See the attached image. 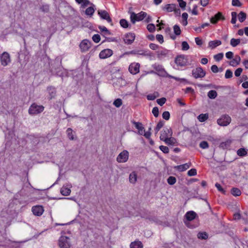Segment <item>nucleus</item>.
Segmentation results:
<instances>
[{
    "mask_svg": "<svg viewBox=\"0 0 248 248\" xmlns=\"http://www.w3.org/2000/svg\"><path fill=\"white\" fill-rule=\"evenodd\" d=\"M147 16L146 13L141 11L136 14L134 12H131L130 14V20L133 24H135L136 21H140L143 20Z\"/></svg>",
    "mask_w": 248,
    "mask_h": 248,
    "instance_id": "nucleus-1",
    "label": "nucleus"
},
{
    "mask_svg": "<svg viewBox=\"0 0 248 248\" xmlns=\"http://www.w3.org/2000/svg\"><path fill=\"white\" fill-rule=\"evenodd\" d=\"M44 109L42 105H38L36 103H33L29 109V113L31 115H36L42 112Z\"/></svg>",
    "mask_w": 248,
    "mask_h": 248,
    "instance_id": "nucleus-2",
    "label": "nucleus"
},
{
    "mask_svg": "<svg viewBox=\"0 0 248 248\" xmlns=\"http://www.w3.org/2000/svg\"><path fill=\"white\" fill-rule=\"evenodd\" d=\"M58 244L60 248H70L71 247L70 238L67 236H61L59 238Z\"/></svg>",
    "mask_w": 248,
    "mask_h": 248,
    "instance_id": "nucleus-3",
    "label": "nucleus"
},
{
    "mask_svg": "<svg viewBox=\"0 0 248 248\" xmlns=\"http://www.w3.org/2000/svg\"><path fill=\"white\" fill-rule=\"evenodd\" d=\"M1 64L3 66L8 65L11 62L10 54L7 52H3L0 56Z\"/></svg>",
    "mask_w": 248,
    "mask_h": 248,
    "instance_id": "nucleus-4",
    "label": "nucleus"
},
{
    "mask_svg": "<svg viewBox=\"0 0 248 248\" xmlns=\"http://www.w3.org/2000/svg\"><path fill=\"white\" fill-rule=\"evenodd\" d=\"M231 122V118L228 115H223L217 121V124L223 126H225L230 124Z\"/></svg>",
    "mask_w": 248,
    "mask_h": 248,
    "instance_id": "nucleus-5",
    "label": "nucleus"
},
{
    "mask_svg": "<svg viewBox=\"0 0 248 248\" xmlns=\"http://www.w3.org/2000/svg\"><path fill=\"white\" fill-rule=\"evenodd\" d=\"M175 63L180 66H184L188 64V62L186 56L180 55L175 59Z\"/></svg>",
    "mask_w": 248,
    "mask_h": 248,
    "instance_id": "nucleus-6",
    "label": "nucleus"
},
{
    "mask_svg": "<svg viewBox=\"0 0 248 248\" xmlns=\"http://www.w3.org/2000/svg\"><path fill=\"white\" fill-rule=\"evenodd\" d=\"M129 157V153L126 150H124L117 157V161L119 163H124L126 162Z\"/></svg>",
    "mask_w": 248,
    "mask_h": 248,
    "instance_id": "nucleus-7",
    "label": "nucleus"
},
{
    "mask_svg": "<svg viewBox=\"0 0 248 248\" xmlns=\"http://www.w3.org/2000/svg\"><path fill=\"white\" fill-rule=\"evenodd\" d=\"M192 74L195 78H198L204 77L205 76L206 72L202 67H199L194 69L192 71Z\"/></svg>",
    "mask_w": 248,
    "mask_h": 248,
    "instance_id": "nucleus-8",
    "label": "nucleus"
},
{
    "mask_svg": "<svg viewBox=\"0 0 248 248\" xmlns=\"http://www.w3.org/2000/svg\"><path fill=\"white\" fill-rule=\"evenodd\" d=\"M172 135L171 129L166 128L161 131L160 139L161 140L165 141L169 137H171Z\"/></svg>",
    "mask_w": 248,
    "mask_h": 248,
    "instance_id": "nucleus-9",
    "label": "nucleus"
},
{
    "mask_svg": "<svg viewBox=\"0 0 248 248\" xmlns=\"http://www.w3.org/2000/svg\"><path fill=\"white\" fill-rule=\"evenodd\" d=\"M98 14L101 18L106 20L111 25H113L111 18L108 12L105 10H98Z\"/></svg>",
    "mask_w": 248,
    "mask_h": 248,
    "instance_id": "nucleus-10",
    "label": "nucleus"
},
{
    "mask_svg": "<svg viewBox=\"0 0 248 248\" xmlns=\"http://www.w3.org/2000/svg\"><path fill=\"white\" fill-rule=\"evenodd\" d=\"M135 39V34L134 33L129 32L125 34L124 41L126 44L131 45Z\"/></svg>",
    "mask_w": 248,
    "mask_h": 248,
    "instance_id": "nucleus-11",
    "label": "nucleus"
},
{
    "mask_svg": "<svg viewBox=\"0 0 248 248\" xmlns=\"http://www.w3.org/2000/svg\"><path fill=\"white\" fill-rule=\"evenodd\" d=\"M72 185L70 184L64 185L61 189V193L63 196L69 195L71 192L70 189Z\"/></svg>",
    "mask_w": 248,
    "mask_h": 248,
    "instance_id": "nucleus-12",
    "label": "nucleus"
},
{
    "mask_svg": "<svg viewBox=\"0 0 248 248\" xmlns=\"http://www.w3.org/2000/svg\"><path fill=\"white\" fill-rule=\"evenodd\" d=\"M113 54V51L110 49H105L102 50L99 53L100 59H106L110 57Z\"/></svg>",
    "mask_w": 248,
    "mask_h": 248,
    "instance_id": "nucleus-13",
    "label": "nucleus"
},
{
    "mask_svg": "<svg viewBox=\"0 0 248 248\" xmlns=\"http://www.w3.org/2000/svg\"><path fill=\"white\" fill-rule=\"evenodd\" d=\"M140 64L139 63H132L129 66V71L132 74H136L140 71Z\"/></svg>",
    "mask_w": 248,
    "mask_h": 248,
    "instance_id": "nucleus-14",
    "label": "nucleus"
},
{
    "mask_svg": "<svg viewBox=\"0 0 248 248\" xmlns=\"http://www.w3.org/2000/svg\"><path fill=\"white\" fill-rule=\"evenodd\" d=\"M79 46L82 52L87 51L91 47V42L87 40H84L80 44Z\"/></svg>",
    "mask_w": 248,
    "mask_h": 248,
    "instance_id": "nucleus-15",
    "label": "nucleus"
},
{
    "mask_svg": "<svg viewBox=\"0 0 248 248\" xmlns=\"http://www.w3.org/2000/svg\"><path fill=\"white\" fill-rule=\"evenodd\" d=\"M219 20H225V17L220 12H218L210 18V22L214 24H216Z\"/></svg>",
    "mask_w": 248,
    "mask_h": 248,
    "instance_id": "nucleus-16",
    "label": "nucleus"
},
{
    "mask_svg": "<svg viewBox=\"0 0 248 248\" xmlns=\"http://www.w3.org/2000/svg\"><path fill=\"white\" fill-rule=\"evenodd\" d=\"M219 20H225V17L220 12H218L210 18V22L214 24H216Z\"/></svg>",
    "mask_w": 248,
    "mask_h": 248,
    "instance_id": "nucleus-17",
    "label": "nucleus"
},
{
    "mask_svg": "<svg viewBox=\"0 0 248 248\" xmlns=\"http://www.w3.org/2000/svg\"><path fill=\"white\" fill-rule=\"evenodd\" d=\"M32 212L34 215L40 216L44 212V209L42 206H34L32 207Z\"/></svg>",
    "mask_w": 248,
    "mask_h": 248,
    "instance_id": "nucleus-18",
    "label": "nucleus"
},
{
    "mask_svg": "<svg viewBox=\"0 0 248 248\" xmlns=\"http://www.w3.org/2000/svg\"><path fill=\"white\" fill-rule=\"evenodd\" d=\"M47 91L49 94L48 99L49 100L54 98L56 95V88L52 86H49L47 88Z\"/></svg>",
    "mask_w": 248,
    "mask_h": 248,
    "instance_id": "nucleus-19",
    "label": "nucleus"
},
{
    "mask_svg": "<svg viewBox=\"0 0 248 248\" xmlns=\"http://www.w3.org/2000/svg\"><path fill=\"white\" fill-rule=\"evenodd\" d=\"M155 69L158 72V75L162 77H168V74L166 72L164 68L161 65H155L154 67Z\"/></svg>",
    "mask_w": 248,
    "mask_h": 248,
    "instance_id": "nucleus-20",
    "label": "nucleus"
},
{
    "mask_svg": "<svg viewBox=\"0 0 248 248\" xmlns=\"http://www.w3.org/2000/svg\"><path fill=\"white\" fill-rule=\"evenodd\" d=\"M132 123L135 125L136 128L139 130V134L141 135H143V132H144V128L142 124L140 122H136L134 121H132Z\"/></svg>",
    "mask_w": 248,
    "mask_h": 248,
    "instance_id": "nucleus-21",
    "label": "nucleus"
},
{
    "mask_svg": "<svg viewBox=\"0 0 248 248\" xmlns=\"http://www.w3.org/2000/svg\"><path fill=\"white\" fill-rule=\"evenodd\" d=\"M196 216L197 214L195 212L193 211H190L187 212L186 214L185 217L187 221H190L195 219Z\"/></svg>",
    "mask_w": 248,
    "mask_h": 248,
    "instance_id": "nucleus-22",
    "label": "nucleus"
},
{
    "mask_svg": "<svg viewBox=\"0 0 248 248\" xmlns=\"http://www.w3.org/2000/svg\"><path fill=\"white\" fill-rule=\"evenodd\" d=\"M176 6L175 4H168L162 7V10L167 12H171L175 10Z\"/></svg>",
    "mask_w": 248,
    "mask_h": 248,
    "instance_id": "nucleus-23",
    "label": "nucleus"
},
{
    "mask_svg": "<svg viewBox=\"0 0 248 248\" xmlns=\"http://www.w3.org/2000/svg\"><path fill=\"white\" fill-rule=\"evenodd\" d=\"M221 44V42L219 40H214L210 41L208 43V46L211 49H214L217 46Z\"/></svg>",
    "mask_w": 248,
    "mask_h": 248,
    "instance_id": "nucleus-24",
    "label": "nucleus"
},
{
    "mask_svg": "<svg viewBox=\"0 0 248 248\" xmlns=\"http://www.w3.org/2000/svg\"><path fill=\"white\" fill-rule=\"evenodd\" d=\"M169 51L167 49H163L157 51V56L159 59H162L167 56Z\"/></svg>",
    "mask_w": 248,
    "mask_h": 248,
    "instance_id": "nucleus-25",
    "label": "nucleus"
},
{
    "mask_svg": "<svg viewBox=\"0 0 248 248\" xmlns=\"http://www.w3.org/2000/svg\"><path fill=\"white\" fill-rule=\"evenodd\" d=\"M129 182L132 184H135L137 180V174L135 171L131 172L129 177Z\"/></svg>",
    "mask_w": 248,
    "mask_h": 248,
    "instance_id": "nucleus-26",
    "label": "nucleus"
},
{
    "mask_svg": "<svg viewBox=\"0 0 248 248\" xmlns=\"http://www.w3.org/2000/svg\"><path fill=\"white\" fill-rule=\"evenodd\" d=\"M240 60V57L239 56H236L234 59L230 61V65L232 66H236L239 64Z\"/></svg>",
    "mask_w": 248,
    "mask_h": 248,
    "instance_id": "nucleus-27",
    "label": "nucleus"
},
{
    "mask_svg": "<svg viewBox=\"0 0 248 248\" xmlns=\"http://www.w3.org/2000/svg\"><path fill=\"white\" fill-rule=\"evenodd\" d=\"M164 141L168 145H173L176 143V140L172 137H169Z\"/></svg>",
    "mask_w": 248,
    "mask_h": 248,
    "instance_id": "nucleus-28",
    "label": "nucleus"
},
{
    "mask_svg": "<svg viewBox=\"0 0 248 248\" xmlns=\"http://www.w3.org/2000/svg\"><path fill=\"white\" fill-rule=\"evenodd\" d=\"M190 165H188L187 163H186L183 165L177 166L175 167V168L181 171H183L188 169Z\"/></svg>",
    "mask_w": 248,
    "mask_h": 248,
    "instance_id": "nucleus-29",
    "label": "nucleus"
},
{
    "mask_svg": "<svg viewBox=\"0 0 248 248\" xmlns=\"http://www.w3.org/2000/svg\"><path fill=\"white\" fill-rule=\"evenodd\" d=\"M66 133H67L68 138H69V139L70 140H74L76 139V138H75L74 137L73 130L71 128H67V129L66 130Z\"/></svg>",
    "mask_w": 248,
    "mask_h": 248,
    "instance_id": "nucleus-30",
    "label": "nucleus"
},
{
    "mask_svg": "<svg viewBox=\"0 0 248 248\" xmlns=\"http://www.w3.org/2000/svg\"><path fill=\"white\" fill-rule=\"evenodd\" d=\"M142 244L140 241H135L130 244V248H142Z\"/></svg>",
    "mask_w": 248,
    "mask_h": 248,
    "instance_id": "nucleus-31",
    "label": "nucleus"
},
{
    "mask_svg": "<svg viewBox=\"0 0 248 248\" xmlns=\"http://www.w3.org/2000/svg\"><path fill=\"white\" fill-rule=\"evenodd\" d=\"M231 193L234 196H239L241 194V192L239 188L233 187L231 189Z\"/></svg>",
    "mask_w": 248,
    "mask_h": 248,
    "instance_id": "nucleus-32",
    "label": "nucleus"
},
{
    "mask_svg": "<svg viewBox=\"0 0 248 248\" xmlns=\"http://www.w3.org/2000/svg\"><path fill=\"white\" fill-rule=\"evenodd\" d=\"M247 17V15L245 13L241 11L238 15V19L240 22H244Z\"/></svg>",
    "mask_w": 248,
    "mask_h": 248,
    "instance_id": "nucleus-33",
    "label": "nucleus"
},
{
    "mask_svg": "<svg viewBox=\"0 0 248 248\" xmlns=\"http://www.w3.org/2000/svg\"><path fill=\"white\" fill-rule=\"evenodd\" d=\"M237 154L239 156H244L247 155V152L245 148H241L237 150Z\"/></svg>",
    "mask_w": 248,
    "mask_h": 248,
    "instance_id": "nucleus-34",
    "label": "nucleus"
},
{
    "mask_svg": "<svg viewBox=\"0 0 248 248\" xmlns=\"http://www.w3.org/2000/svg\"><path fill=\"white\" fill-rule=\"evenodd\" d=\"M94 7L93 5L87 8L85 11V14L87 15L92 16L94 12Z\"/></svg>",
    "mask_w": 248,
    "mask_h": 248,
    "instance_id": "nucleus-35",
    "label": "nucleus"
},
{
    "mask_svg": "<svg viewBox=\"0 0 248 248\" xmlns=\"http://www.w3.org/2000/svg\"><path fill=\"white\" fill-rule=\"evenodd\" d=\"M208 118V115L207 114H201L198 117V119L201 122L205 121Z\"/></svg>",
    "mask_w": 248,
    "mask_h": 248,
    "instance_id": "nucleus-36",
    "label": "nucleus"
},
{
    "mask_svg": "<svg viewBox=\"0 0 248 248\" xmlns=\"http://www.w3.org/2000/svg\"><path fill=\"white\" fill-rule=\"evenodd\" d=\"M207 96L210 99H215L217 96V93L215 90H211L208 93Z\"/></svg>",
    "mask_w": 248,
    "mask_h": 248,
    "instance_id": "nucleus-37",
    "label": "nucleus"
},
{
    "mask_svg": "<svg viewBox=\"0 0 248 248\" xmlns=\"http://www.w3.org/2000/svg\"><path fill=\"white\" fill-rule=\"evenodd\" d=\"M240 43V39L232 38L231 40L230 44L233 46L235 47Z\"/></svg>",
    "mask_w": 248,
    "mask_h": 248,
    "instance_id": "nucleus-38",
    "label": "nucleus"
},
{
    "mask_svg": "<svg viewBox=\"0 0 248 248\" xmlns=\"http://www.w3.org/2000/svg\"><path fill=\"white\" fill-rule=\"evenodd\" d=\"M120 24L121 26L124 28H127L129 25L128 21L124 19H121L120 21Z\"/></svg>",
    "mask_w": 248,
    "mask_h": 248,
    "instance_id": "nucleus-39",
    "label": "nucleus"
},
{
    "mask_svg": "<svg viewBox=\"0 0 248 248\" xmlns=\"http://www.w3.org/2000/svg\"><path fill=\"white\" fill-rule=\"evenodd\" d=\"M198 238L205 240L208 238V235L205 232H199L197 234Z\"/></svg>",
    "mask_w": 248,
    "mask_h": 248,
    "instance_id": "nucleus-40",
    "label": "nucleus"
},
{
    "mask_svg": "<svg viewBox=\"0 0 248 248\" xmlns=\"http://www.w3.org/2000/svg\"><path fill=\"white\" fill-rule=\"evenodd\" d=\"M174 32L176 35H179L181 33V31L179 26L177 25H175L173 26Z\"/></svg>",
    "mask_w": 248,
    "mask_h": 248,
    "instance_id": "nucleus-41",
    "label": "nucleus"
},
{
    "mask_svg": "<svg viewBox=\"0 0 248 248\" xmlns=\"http://www.w3.org/2000/svg\"><path fill=\"white\" fill-rule=\"evenodd\" d=\"M113 104L117 108H119L122 105V100L120 98L116 99Z\"/></svg>",
    "mask_w": 248,
    "mask_h": 248,
    "instance_id": "nucleus-42",
    "label": "nucleus"
},
{
    "mask_svg": "<svg viewBox=\"0 0 248 248\" xmlns=\"http://www.w3.org/2000/svg\"><path fill=\"white\" fill-rule=\"evenodd\" d=\"M176 179L175 177L173 176H170L167 179V182L168 184H169L170 185L174 184L176 183Z\"/></svg>",
    "mask_w": 248,
    "mask_h": 248,
    "instance_id": "nucleus-43",
    "label": "nucleus"
},
{
    "mask_svg": "<svg viewBox=\"0 0 248 248\" xmlns=\"http://www.w3.org/2000/svg\"><path fill=\"white\" fill-rule=\"evenodd\" d=\"M223 57V54L222 53H219L217 55H214V59L217 62L220 61L222 59Z\"/></svg>",
    "mask_w": 248,
    "mask_h": 248,
    "instance_id": "nucleus-44",
    "label": "nucleus"
},
{
    "mask_svg": "<svg viewBox=\"0 0 248 248\" xmlns=\"http://www.w3.org/2000/svg\"><path fill=\"white\" fill-rule=\"evenodd\" d=\"M189 48L188 43L186 41H183L182 43V49L183 50H187Z\"/></svg>",
    "mask_w": 248,
    "mask_h": 248,
    "instance_id": "nucleus-45",
    "label": "nucleus"
},
{
    "mask_svg": "<svg viewBox=\"0 0 248 248\" xmlns=\"http://www.w3.org/2000/svg\"><path fill=\"white\" fill-rule=\"evenodd\" d=\"M200 147L202 149H207L209 147L208 143L206 141H202L200 144Z\"/></svg>",
    "mask_w": 248,
    "mask_h": 248,
    "instance_id": "nucleus-46",
    "label": "nucleus"
},
{
    "mask_svg": "<svg viewBox=\"0 0 248 248\" xmlns=\"http://www.w3.org/2000/svg\"><path fill=\"white\" fill-rule=\"evenodd\" d=\"M147 29L150 32H153L155 31V26L153 24H149L147 25Z\"/></svg>",
    "mask_w": 248,
    "mask_h": 248,
    "instance_id": "nucleus-47",
    "label": "nucleus"
},
{
    "mask_svg": "<svg viewBox=\"0 0 248 248\" xmlns=\"http://www.w3.org/2000/svg\"><path fill=\"white\" fill-rule=\"evenodd\" d=\"M232 15V20H231V23L232 24H235L236 21V16H237V13L235 12H232L231 14Z\"/></svg>",
    "mask_w": 248,
    "mask_h": 248,
    "instance_id": "nucleus-48",
    "label": "nucleus"
},
{
    "mask_svg": "<svg viewBox=\"0 0 248 248\" xmlns=\"http://www.w3.org/2000/svg\"><path fill=\"white\" fill-rule=\"evenodd\" d=\"M232 77V71L230 69L227 70L226 71V73H225V78H231Z\"/></svg>",
    "mask_w": 248,
    "mask_h": 248,
    "instance_id": "nucleus-49",
    "label": "nucleus"
},
{
    "mask_svg": "<svg viewBox=\"0 0 248 248\" xmlns=\"http://www.w3.org/2000/svg\"><path fill=\"white\" fill-rule=\"evenodd\" d=\"M187 174L189 176H195L197 174V170L195 169H191L188 171Z\"/></svg>",
    "mask_w": 248,
    "mask_h": 248,
    "instance_id": "nucleus-50",
    "label": "nucleus"
},
{
    "mask_svg": "<svg viewBox=\"0 0 248 248\" xmlns=\"http://www.w3.org/2000/svg\"><path fill=\"white\" fill-rule=\"evenodd\" d=\"M159 149L165 154H168L169 152V149L167 146L161 145L159 146Z\"/></svg>",
    "mask_w": 248,
    "mask_h": 248,
    "instance_id": "nucleus-51",
    "label": "nucleus"
},
{
    "mask_svg": "<svg viewBox=\"0 0 248 248\" xmlns=\"http://www.w3.org/2000/svg\"><path fill=\"white\" fill-rule=\"evenodd\" d=\"M93 40L95 43H98L100 41V36L99 34H94L92 37Z\"/></svg>",
    "mask_w": 248,
    "mask_h": 248,
    "instance_id": "nucleus-52",
    "label": "nucleus"
},
{
    "mask_svg": "<svg viewBox=\"0 0 248 248\" xmlns=\"http://www.w3.org/2000/svg\"><path fill=\"white\" fill-rule=\"evenodd\" d=\"M162 117L166 120H168L170 118V114L169 111H164L162 114Z\"/></svg>",
    "mask_w": 248,
    "mask_h": 248,
    "instance_id": "nucleus-53",
    "label": "nucleus"
},
{
    "mask_svg": "<svg viewBox=\"0 0 248 248\" xmlns=\"http://www.w3.org/2000/svg\"><path fill=\"white\" fill-rule=\"evenodd\" d=\"M230 141H225L221 142L219 146L223 149L227 148L230 145Z\"/></svg>",
    "mask_w": 248,
    "mask_h": 248,
    "instance_id": "nucleus-54",
    "label": "nucleus"
},
{
    "mask_svg": "<svg viewBox=\"0 0 248 248\" xmlns=\"http://www.w3.org/2000/svg\"><path fill=\"white\" fill-rule=\"evenodd\" d=\"M166 101V99L164 97H162L161 98L158 99L157 100L156 102L160 106L163 105Z\"/></svg>",
    "mask_w": 248,
    "mask_h": 248,
    "instance_id": "nucleus-55",
    "label": "nucleus"
},
{
    "mask_svg": "<svg viewBox=\"0 0 248 248\" xmlns=\"http://www.w3.org/2000/svg\"><path fill=\"white\" fill-rule=\"evenodd\" d=\"M152 113L154 114V115L155 116V117H158V114H159V110H158V108L156 107H154L153 108Z\"/></svg>",
    "mask_w": 248,
    "mask_h": 248,
    "instance_id": "nucleus-56",
    "label": "nucleus"
},
{
    "mask_svg": "<svg viewBox=\"0 0 248 248\" xmlns=\"http://www.w3.org/2000/svg\"><path fill=\"white\" fill-rule=\"evenodd\" d=\"M232 5L234 6L240 7L242 5V4L239 0H232Z\"/></svg>",
    "mask_w": 248,
    "mask_h": 248,
    "instance_id": "nucleus-57",
    "label": "nucleus"
},
{
    "mask_svg": "<svg viewBox=\"0 0 248 248\" xmlns=\"http://www.w3.org/2000/svg\"><path fill=\"white\" fill-rule=\"evenodd\" d=\"M157 40L160 43L162 44L164 42L163 36L161 34H157L156 36Z\"/></svg>",
    "mask_w": 248,
    "mask_h": 248,
    "instance_id": "nucleus-58",
    "label": "nucleus"
},
{
    "mask_svg": "<svg viewBox=\"0 0 248 248\" xmlns=\"http://www.w3.org/2000/svg\"><path fill=\"white\" fill-rule=\"evenodd\" d=\"M243 71V69L241 68H237L234 72V75L236 77H238L240 76L242 72Z\"/></svg>",
    "mask_w": 248,
    "mask_h": 248,
    "instance_id": "nucleus-59",
    "label": "nucleus"
},
{
    "mask_svg": "<svg viewBox=\"0 0 248 248\" xmlns=\"http://www.w3.org/2000/svg\"><path fill=\"white\" fill-rule=\"evenodd\" d=\"M89 5L94 6V5L93 3H91L88 0H85L84 1H83L82 6L83 8H84L85 7H87Z\"/></svg>",
    "mask_w": 248,
    "mask_h": 248,
    "instance_id": "nucleus-60",
    "label": "nucleus"
},
{
    "mask_svg": "<svg viewBox=\"0 0 248 248\" xmlns=\"http://www.w3.org/2000/svg\"><path fill=\"white\" fill-rule=\"evenodd\" d=\"M151 130V128L150 127L149 128V131H147V132H143V134H144V136L147 138V139H149L150 136H151V133L150 132V130Z\"/></svg>",
    "mask_w": 248,
    "mask_h": 248,
    "instance_id": "nucleus-61",
    "label": "nucleus"
},
{
    "mask_svg": "<svg viewBox=\"0 0 248 248\" xmlns=\"http://www.w3.org/2000/svg\"><path fill=\"white\" fill-rule=\"evenodd\" d=\"M211 69L214 73H217L219 71V69L216 65H213L211 66Z\"/></svg>",
    "mask_w": 248,
    "mask_h": 248,
    "instance_id": "nucleus-62",
    "label": "nucleus"
},
{
    "mask_svg": "<svg viewBox=\"0 0 248 248\" xmlns=\"http://www.w3.org/2000/svg\"><path fill=\"white\" fill-rule=\"evenodd\" d=\"M196 44L198 46H202V40L199 37H196L195 39Z\"/></svg>",
    "mask_w": 248,
    "mask_h": 248,
    "instance_id": "nucleus-63",
    "label": "nucleus"
},
{
    "mask_svg": "<svg viewBox=\"0 0 248 248\" xmlns=\"http://www.w3.org/2000/svg\"><path fill=\"white\" fill-rule=\"evenodd\" d=\"M185 93H194V90L191 87H187L185 91Z\"/></svg>",
    "mask_w": 248,
    "mask_h": 248,
    "instance_id": "nucleus-64",
    "label": "nucleus"
}]
</instances>
